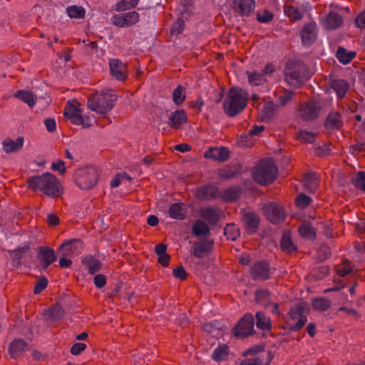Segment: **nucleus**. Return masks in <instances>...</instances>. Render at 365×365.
I'll use <instances>...</instances> for the list:
<instances>
[{"label": "nucleus", "instance_id": "obj_1", "mask_svg": "<svg viewBox=\"0 0 365 365\" xmlns=\"http://www.w3.org/2000/svg\"><path fill=\"white\" fill-rule=\"evenodd\" d=\"M29 188L41 192L51 197H58L62 193V187L58 178L51 173L31 176L26 180Z\"/></svg>", "mask_w": 365, "mask_h": 365}, {"label": "nucleus", "instance_id": "obj_2", "mask_svg": "<svg viewBox=\"0 0 365 365\" xmlns=\"http://www.w3.org/2000/svg\"><path fill=\"white\" fill-rule=\"evenodd\" d=\"M247 105V91L236 87L230 88L222 103L225 113L232 118L242 112Z\"/></svg>", "mask_w": 365, "mask_h": 365}, {"label": "nucleus", "instance_id": "obj_3", "mask_svg": "<svg viewBox=\"0 0 365 365\" xmlns=\"http://www.w3.org/2000/svg\"><path fill=\"white\" fill-rule=\"evenodd\" d=\"M117 95L112 89H103L88 100V107L96 113L107 114L114 106Z\"/></svg>", "mask_w": 365, "mask_h": 365}, {"label": "nucleus", "instance_id": "obj_4", "mask_svg": "<svg viewBox=\"0 0 365 365\" xmlns=\"http://www.w3.org/2000/svg\"><path fill=\"white\" fill-rule=\"evenodd\" d=\"M98 177L99 169L95 165L78 169L74 174L76 184L81 190L93 189L97 184Z\"/></svg>", "mask_w": 365, "mask_h": 365}, {"label": "nucleus", "instance_id": "obj_5", "mask_svg": "<svg viewBox=\"0 0 365 365\" xmlns=\"http://www.w3.org/2000/svg\"><path fill=\"white\" fill-rule=\"evenodd\" d=\"M285 77L289 85L301 86L308 78L306 65L299 61H289L285 70Z\"/></svg>", "mask_w": 365, "mask_h": 365}, {"label": "nucleus", "instance_id": "obj_6", "mask_svg": "<svg viewBox=\"0 0 365 365\" xmlns=\"http://www.w3.org/2000/svg\"><path fill=\"white\" fill-rule=\"evenodd\" d=\"M277 173V168L274 163L270 160L263 159L256 166L253 178L259 184L265 185L274 181Z\"/></svg>", "mask_w": 365, "mask_h": 365}, {"label": "nucleus", "instance_id": "obj_7", "mask_svg": "<svg viewBox=\"0 0 365 365\" xmlns=\"http://www.w3.org/2000/svg\"><path fill=\"white\" fill-rule=\"evenodd\" d=\"M309 311V305L305 302L298 303L289 309L290 319L297 321L295 324H288L289 331H298L305 325Z\"/></svg>", "mask_w": 365, "mask_h": 365}, {"label": "nucleus", "instance_id": "obj_8", "mask_svg": "<svg viewBox=\"0 0 365 365\" xmlns=\"http://www.w3.org/2000/svg\"><path fill=\"white\" fill-rule=\"evenodd\" d=\"M255 318L252 314L247 313L237 323L233 329L236 337L244 338L255 333Z\"/></svg>", "mask_w": 365, "mask_h": 365}, {"label": "nucleus", "instance_id": "obj_9", "mask_svg": "<svg viewBox=\"0 0 365 365\" xmlns=\"http://www.w3.org/2000/svg\"><path fill=\"white\" fill-rule=\"evenodd\" d=\"M321 110V103L317 100H311L300 106L299 115L304 121H312L319 117Z\"/></svg>", "mask_w": 365, "mask_h": 365}, {"label": "nucleus", "instance_id": "obj_10", "mask_svg": "<svg viewBox=\"0 0 365 365\" xmlns=\"http://www.w3.org/2000/svg\"><path fill=\"white\" fill-rule=\"evenodd\" d=\"M250 274L255 281L269 279L272 274L269 264L263 260L257 261L250 267Z\"/></svg>", "mask_w": 365, "mask_h": 365}, {"label": "nucleus", "instance_id": "obj_11", "mask_svg": "<svg viewBox=\"0 0 365 365\" xmlns=\"http://www.w3.org/2000/svg\"><path fill=\"white\" fill-rule=\"evenodd\" d=\"M139 19V14L135 11H133L115 14L111 18V21L116 26L125 28L135 24L138 22Z\"/></svg>", "mask_w": 365, "mask_h": 365}, {"label": "nucleus", "instance_id": "obj_12", "mask_svg": "<svg viewBox=\"0 0 365 365\" xmlns=\"http://www.w3.org/2000/svg\"><path fill=\"white\" fill-rule=\"evenodd\" d=\"M82 242L78 239H72L65 241L58 249V253L62 256L73 257L78 255L82 250Z\"/></svg>", "mask_w": 365, "mask_h": 365}, {"label": "nucleus", "instance_id": "obj_13", "mask_svg": "<svg viewBox=\"0 0 365 365\" xmlns=\"http://www.w3.org/2000/svg\"><path fill=\"white\" fill-rule=\"evenodd\" d=\"M264 215L272 223L278 224L284 220L283 208L274 202H269L263 207Z\"/></svg>", "mask_w": 365, "mask_h": 365}, {"label": "nucleus", "instance_id": "obj_14", "mask_svg": "<svg viewBox=\"0 0 365 365\" xmlns=\"http://www.w3.org/2000/svg\"><path fill=\"white\" fill-rule=\"evenodd\" d=\"M110 75L119 81H124L128 76L127 66L118 58H112L109 61Z\"/></svg>", "mask_w": 365, "mask_h": 365}, {"label": "nucleus", "instance_id": "obj_15", "mask_svg": "<svg viewBox=\"0 0 365 365\" xmlns=\"http://www.w3.org/2000/svg\"><path fill=\"white\" fill-rule=\"evenodd\" d=\"M64 116L71 120V122L76 125L83 124V118L81 114V110L78 103H68L64 110Z\"/></svg>", "mask_w": 365, "mask_h": 365}, {"label": "nucleus", "instance_id": "obj_16", "mask_svg": "<svg viewBox=\"0 0 365 365\" xmlns=\"http://www.w3.org/2000/svg\"><path fill=\"white\" fill-rule=\"evenodd\" d=\"M200 215L210 225L215 226L220 221L222 212L218 207H205L200 209Z\"/></svg>", "mask_w": 365, "mask_h": 365}, {"label": "nucleus", "instance_id": "obj_17", "mask_svg": "<svg viewBox=\"0 0 365 365\" xmlns=\"http://www.w3.org/2000/svg\"><path fill=\"white\" fill-rule=\"evenodd\" d=\"M37 257L43 269H46L50 264L56 260L54 250L49 247L42 246L38 247Z\"/></svg>", "mask_w": 365, "mask_h": 365}, {"label": "nucleus", "instance_id": "obj_18", "mask_svg": "<svg viewBox=\"0 0 365 365\" xmlns=\"http://www.w3.org/2000/svg\"><path fill=\"white\" fill-rule=\"evenodd\" d=\"M204 157L207 159L216 160L218 162H224L230 157V151L225 147H211L204 153Z\"/></svg>", "mask_w": 365, "mask_h": 365}, {"label": "nucleus", "instance_id": "obj_19", "mask_svg": "<svg viewBox=\"0 0 365 365\" xmlns=\"http://www.w3.org/2000/svg\"><path fill=\"white\" fill-rule=\"evenodd\" d=\"M302 44L305 46L312 44L317 38V26L315 23L305 24L301 31Z\"/></svg>", "mask_w": 365, "mask_h": 365}, {"label": "nucleus", "instance_id": "obj_20", "mask_svg": "<svg viewBox=\"0 0 365 365\" xmlns=\"http://www.w3.org/2000/svg\"><path fill=\"white\" fill-rule=\"evenodd\" d=\"M255 7L254 0H233V9L240 16H249Z\"/></svg>", "mask_w": 365, "mask_h": 365}, {"label": "nucleus", "instance_id": "obj_21", "mask_svg": "<svg viewBox=\"0 0 365 365\" xmlns=\"http://www.w3.org/2000/svg\"><path fill=\"white\" fill-rule=\"evenodd\" d=\"M197 197L201 200L210 201L220 195L219 189L212 185H205L197 190Z\"/></svg>", "mask_w": 365, "mask_h": 365}, {"label": "nucleus", "instance_id": "obj_22", "mask_svg": "<svg viewBox=\"0 0 365 365\" xmlns=\"http://www.w3.org/2000/svg\"><path fill=\"white\" fill-rule=\"evenodd\" d=\"M242 222L247 232L254 234L258 229L260 219L259 215L255 212H246L243 215Z\"/></svg>", "mask_w": 365, "mask_h": 365}, {"label": "nucleus", "instance_id": "obj_23", "mask_svg": "<svg viewBox=\"0 0 365 365\" xmlns=\"http://www.w3.org/2000/svg\"><path fill=\"white\" fill-rule=\"evenodd\" d=\"M24 138L23 136L18 137L16 140L11 138H6L2 142V148L7 154L16 153L21 150L24 146Z\"/></svg>", "mask_w": 365, "mask_h": 365}, {"label": "nucleus", "instance_id": "obj_24", "mask_svg": "<svg viewBox=\"0 0 365 365\" xmlns=\"http://www.w3.org/2000/svg\"><path fill=\"white\" fill-rule=\"evenodd\" d=\"M187 122V114L183 110H176L171 113L168 119V125L177 128Z\"/></svg>", "mask_w": 365, "mask_h": 365}, {"label": "nucleus", "instance_id": "obj_25", "mask_svg": "<svg viewBox=\"0 0 365 365\" xmlns=\"http://www.w3.org/2000/svg\"><path fill=\"white\" fill-rule=\"evenodd\" d=\"M82 263L90 274H95L100 271L102 267L101 261L92 255L86 256L82 259Z\"/></svg>", "mask_w": 365, "mask_h": 365}, {"label": "nucleus", "instance_id": "obj_26", "mask_svg": "<svg viewBox=\"0 0 365 365\" xmlns=\"http://www.w3.org/2000/svg\"><path fill=\"white\" fill-rule=\"evenodd\" d=\"M27 344L24 340L16 339L9 345V352L13 359H16L25 352Z\"/></svg>", "mask_w": 365, "mask_h": 365}, {"label": "nucleus", "instance_id": "obj_27", "mask_svg": "<svg viewBox=\"0 0 365 365\" xmlns=\"http://www.w3.org/2000/svg\"><path fill=\"white\" fill-rule=\"evenodd\" d=\"M343 22V18L336 12L331 11L328 14L324 20V26L328 29H336L339 28Z\"/></svg>", "mask_w": 365, "mask_h": 365}, {"label": "nucleus", "instance_id": "obj_28", "mask_svg": "<svg viewBox=\"0 0 365 365\" xmlns=\"http://www.w3.org/2000/svg\"><path fill=\"white\" fill-rule=\"evenodd\" d=\"M280 247L284 252L288 254L297 251V247L292 240L291 233L289 231H285L283 232L280 241Z\"/></svg>", "mask_w": 365, "mask_h": 365}, {"label": "nucleus", "instance_id": "obj_29", "mask_svg": "<svg viewBox=\"0 0 365 365\" xmlns=\"http://www.w3.org/2000/svg\"><path fill=\"white\" fill-rule=\"evenodd\" d=\"M14 97L26 103L30 108L34 107L36 104V96L31 91L20 90L16 92Z\"/></svg>", "mask_w": 365, "mask_h": 365}, {"label": "nucleus", "instance_id": "obj_30", "mask_svg": "<svg viewBox=\"0 0 365 365\" xmlns=\"http://www.w3.org/2000/svg\"><path fill=\"white\" fill-rule=\"evenodd\" d=\"M330 83L331 88L336 91L339 98H341L346 95L349 89V84L345 80L334 79L331 81Z\"/></svg>", "mask_w": 365, "mask_h": 365}, {"label": "nucleus", "instance_id": "obj_31", "mask_svg": "<svg viewBox=\"0 0 365 365\" xmlns=\"http://www.w3.org/2000/svg\"><path fill=\"white\" fill-rule=\"evenodd\" d=\"M212 245L213 240H204L193 247L192 253L195 257L202 258L205 252H207L212 250Z\"/></svg>", "mask_w": 365, "mask_h": 365}, {"label": "nucleus", "instance_id": "obj_32", "mask_svg": "<svg viewBox=\"0 0 365 365\" xmlns=\"http://www.w3.org/2000/svg\"><path fill=\"white\" fill-rule=\"evenodd\" d=\"M342 123L341 115L337 112H332L327 116L324 125L327 129H339Z\"/></svg>", "mask_w": 365, "mask_h": 365}, {"label": "nucleus", "instance_id": "obj_33", "mask_svg": "<svg viewBox=\"0 0 365 365\" xmlns=\"http://www.w3.org/2000/svg\"><path fill=\"white\" fill-rule=\"evenodd\" d=\"M169 215L173 219L184 220L185 218V205L181 202L172 204L169 208Z\"/></svg>", "mask_w": 365, "mask_h": 365}, {"label": "nucleus", "instance_id": "obj_34", "mask_svg": "<svg viewBox=\"0 0 365 365\" xmlns=\"http://www.w3.org/2000/svg\"><path fill=\"white\" fill-rule=\"evenodd\" d=\"M256 326L261 330H269L272 328L271 320L269 317L262 312H257L255 314Z\"/></svg>", "mask_w": 365, "mask_h": 365}, {"label": "nucleus", "instance_id": "obj_35", "mask_svg": "<svg viewBox=\"0 0 365 365\" xmlns=\"http://www.w3.org/2000/svg\"><path fill=\"white\" fill-rule=\"evenodd\" d=\"M192 233L197 237L206 236L210 235V229L204 221L198 220L192 225Z\"/></svg>", "mask_w": 365, "mask_h": 365}, {"label": "nucleus", "instance_id": "obj_36", "mask_svg": "<svg viewBox=\"0 0 365 365\" xmlns=\"http://www.w3.org/2000/svg\"><path fill=\"white\" fill-rule=\"evenodd\" d=\"M356 53L351 51H347L343 47H339L336 56L339 62L343 64H347L355 57Z\"/></svg>", "mask_w": 365, "mask_h": 365}, {"label": "nucleus", "instance_id": "obj_37", "mask_svg": "<svg viewBox=\"0 0 365 365\" xmlns=\"http://www.w3.org/2000/svg\"><path fill=\"white\" fill-rule=\"evenodd\" d=\"M228 354V347L225 344L217 346L212 354V359L216 362H220L225 360Z\"/></svg>", "mask_w": 365, "mask_h": 365}, {"label": "nucleus", "instance_id": "obj_38", "mask_svg": "<svg viewBox=\"0 0 365 365\" xmlns=\"http://www.w3.org/2000/svg\"><path fill=\"white\" fill-rule=\"evenodd\" d=\"M240 173V168L237 165L228 166L220 170L219 175L225 180L235 178Z\"/></svg>", "mask_w": 365, "mask_h": 365}, {"label": "nucleus", "instance_id": "obj_39", "mask_svg": "<svg viewBox=\"0 0 365 365\" xmlns=\"http://www.w3.org/2000/svg\"><path fill=\"white\" fill-rule=\"evenodd\" d=\"M298 231L300 235L306 239L312 240L316 237L314 227L309 223H303L298 228Z\"/></svg>", "mask_w": 365, "mask_h": 365}, {"label": "nucleus", "instance_id": "obj_40", "mask_svg": "<svg viewBox=\"0 0 365 365\" xmlns=\"http://www.w3.org/2000/svg\"><path fill=\"white\" fill-rule=\"evenodd\" d=\"M242 194V189L240 187L235 185L232 186L224 191V197L227 200L234 201L240 198Z\"/></svg>", "mask_w": 365, "mask_h": 365}, {"label": "nucleus", "instance_id": "obj_41", "mask_svg": "<svg viewBox=\"0 0 365 365\" xmlns=\"http://www.w3.org/2000/svg\"><path fill=\"white\" fill-rule=\"evenodd\" d=\"M313 309L317 311L324 312L331 307V301L324 297H319L312 301Z\"/></svg>", "mask_w": 365, "mask_h": 365}, {"label": "nucleus", "instance_id": "obj_42", "mask_svg": "<svg viewBox=\"0 0 365 365\" xmlns=\"http://www.w3.org/2000/svg\"><path fill=\"white\" fill-rule=\"evenodd\" d=\"M224 235L227 240L235 241L240 236V230L235 224H227L224 228Z\"/></svg>", "mask_w": 365, "mask_h": 365}, {"label": "nucleus", "instance_id": "obj_43", "mask_svg": "<svg viewBox=\"0 0 365 365\" xmlns=\"http://www.w3.org/2000/svg\"><path fill=\"white\" fill-rule=\"evenodd\" d=\"M185 99V88L181 85H178L173 92V102L178 105H181Z\"/></svg>", "mask_w": 365, "mask_h": 365}, {"label": "nucleus", "instance_id": "obj_44", "mask_svg": "<svg viewBox=\"0 0 365 365\" xmlns=\"http://www.w3.org/2000/svg\"><path fill=\"white\" fill-rule=\"evenodd\" d=\"M66 13L71 19H83L85 16V9L78 6H69L66 9Z\"/></svg>", "mask_w": 365, "mask_h": 365}, {"label": "nucleus", "instance_id": "obj_45", "mask_svg": "<svg viewBox=\"0 0 365 365\" xmlns=\"http://www.w3.org/2000/svg\"><path fill=\"white\" fill-rule=\"evenodd\" d=\"M247 75L249 83L252 86H259L266 81L263 73L253 71L248 72Z\"/></svg>", "mask_w": 365, "mask_h": 365}, {"label": "nucleus", "instance_id": "obj_46", "mask_svg": "<svg viewBox=\"0 0 365 365\" xmlns=\"http://www.w3.org/2000/svg\"><path fill=\"white\" fill-rule=\"evenodd\" d=\"M284 13L293 21L299 20L303 16V13L300 11V9L293 6H285Z\"/></svg>", "mask_w": 365, "mask_h": 365}, {"label": "nucleus", "instance_id": "obj_47", "mask_svg": "<svg viewBox=\"0 0 365 365\" xmlns=\"http://www.w3.org/2000/svg\"><path fill=\"white\" fill-rule=\"evenodd\" d=\"M351 182L356 188L365 191V172L356 173L352 177Z\"/></svg>", "mask_w": 365, "mask_h": 365}, {"label": "nucleus", "instance_id": "obj_48", "mask_svg": "<svg viewBox=\"0 0 365 365\" xmlns=\"http://www.w3.org/2000/svg\"><path fill=\"white\" fill-rule=\"evenodd\" d=\"M140 0H121L116 5V9L119 11L135 8Z\"/></svg>", "mask_w": 365, "mask_h": 365}, {"label": "nucleus", "instance_id": "obj_49", "mask_svg": "<svg viewBox=\"0 0 365 365\" xmlns=\"http://www.w3.org/2000/svg\"><path fill=\"white\" fill-rule=\"evenodd\" d=\"M352 272V267L350 262L347 259L344 260L342 264L336 268V273L340 277H345Z\"/></svg>", "mask_w": 365, "mask_h": 365}, {"label": "nucleus", "instance_id": "obj_50", "mask_svg": "<svg viewBox=\"0 0 365 365\" xmlns=\"http://www.w3.org/2000/svg\"><path fill=\"white\" fill-rule=\"evenodd\" d=\"M63 311L59 305H54L49 309V317L53 321L60 320L63 318Z\"/></svg>", "mask_w": 365, "mask_h": 365}, {"label": "nucleus", "instance_id": "obj_51", "mask_svg": "<svg viewBox=\"0 0 365 365\" xmlns=\"http://www.w3.org/2000/svg\"><path fill=\"white\" fill-rule=\"evenodd\" d=\"M311 197L303 193L299 195L295 200L296 205L300 209H304L311 203Z\"/></svg>", "mask_w": 365, "mask_h": 365}, {"label": "nucleus", "instance_id": "obj_52", "mask_svg": "<svg viewBox=\"0 0 365 365\" xmlns=\"http://www.w3.org/2000/svg\"><path fill=\"white\" fill-rule=\"evenodd\" d=\"M294 94V93L292 91H284L278 97L279 104L282 106H284L292 99Z\"/></svg>", "mask_w": 365, "mask_h": 365}, {"label": "nucleus", "instance_id": "obj_53", "mask_svg": "<svg viewBox=\"0 0 365 365\" xmlns=\"http://www.w3.org/2000/svg\"><path fill=\"white\" fill-rule=\"evenodd\" d=\"M317 177L314 173H307L304 176V184L307 187L314 191L317 187Z\"/></svg>", "mask_w": 365, "mask_h": 365}, {"label": "nucleus", "instance_id": "obj_54", "mask_svg": "<svg viewBox=\"0 0 365 365\" xmlns=\"http://www.w3.org/2000/svg\"><path fill=\"white\" fill-rule=\"evenodd\" d=\"M185 21L182 19H178L172 26L171 34L178 36L180 34L184 29Z\"/></svg>", "mask_w": 365, "mask_h": 365}, {"label": "nucleus", "instance_id": "obj_55", "mask_svg": "<svg viewBox=\"0 0 365 365\" xmlns=\"http://www.w3.org/2000/svg\"><path fill=\"white\" fill-rule=\"evenodd\" d=\"M274 16L267 10L263 11L262 13H258L257 19L259 22L266 24L272 21Z\"/></svg>", "mask_w": 365, "mask_h": 365}, {"label": "nucleus", "instance_id": "obj_56", "mask_svg": "<svg viewBox=\"0 0 365 365\" xmlns=\"http://www.w3.org/2000/svg\"><path fill=\"white\" fill-rule=\"evenodd\" d=\"M298 138L300 140H303L309 143H313L315 140L314 134L306 130L299 131Z\"/></svg>", "mask_w": 365, "mask_h": 365}, {"label": "nucleus", "instance_id": "obj_57", "mask_svg": "<svg viewBox=\"0 0 365 365\" xmlns=\"http://www.w3.org/2000/svg\"><path fill=\"white\" fill-rule=\"evenodd\" d=\"M22 250H14L12 251L11 255V264L14 267H19L21 264V259L22 257Z\"/></svg>", "mask_w": 365, "mask_h": 365}, {"label": "nucleus", "instance_id": "obj_58", "mask_svg": "<svg viewBox=\"0 0 365 365\" xmlns=\"http://www.w3.org/2000/svg\"><path fill=\"white\" fill-rule=\"evenodd\" d=\"M270 293L267 289H258L255 291V297L257 302H261L269 297Z\"/></svg>", "mask_w": 365, "mask_h": 365}, {"label": "nucleus", "instance_id": "obj_59", "mask_svg": "<svg viewBox=\"0 0 365 365\" xmlns=\"http://www.w3.org/2000/svg\"><path fill=\"white\" fill-rule=\"evenodd\" d=\"M48 281L46 277L40 278L35 287H34V293L36 294H40L46 287H47Z\"/></svg>", "mask_w": 365, "mask_h": 365}, {"label": "nucleus", "instance_id": "obj_60", "mask_svg": "<svg viewBox=\"0 0 365 365\" xmlns=\"http://www.w3.org/2000/svg\"><path fill=\"white\" fill-rule=\"evenodd\" d=\"M106 277L103 274H96L93 278V283L98 289L103 288L106 284Z\"/></svg>", "mask_w": 365, "mask_h": 365}, {"label": "nucleus", "instance_id": "obj_61", "mask_svg": "<svg viewBox=\"0 0 365 365\" xmlns=\"http://www.w3.org/2000/svg\"><path fill=\"white\" fill-rule=\"evenodd\" d=\"M86 348V344L81 342H78L74 344L71 349V353L74 355L77 356L79 355L83 351H84Z\"/></svg>", "mask_w": 365, "mask_h": 365}, {"label": "nucleus", "instance_id": "obj_62", "mask_svg": "<svg viewBox=\"0 0 365 365\" xmlns=\"http://www.w3.org/2000/svg\"><path fill=\"white\" fill-rule=\"evenodd\" d=\"M51 169L54 171H58L60 174L63 175L66 173V168L65 163L63 160H58L51 164Z\"/></svg>", "mask_w": 365, "mask_h": 365}, {"label": "nucleus", "instance_id": "obj_63", "mask_svg": "<svg viewBox=\"0 0 365 365\" xmlns=\"http://www.w3.org/2000/svg\"><path fill=\"white\" fill-rule=\"evenodd\" d=\"M264 350V346L260 344L255 345L248 349H247L244 353L243 356H247L249 354H257L258 353L262 352Z\"/></svg>", "mask_w": 365, "mask_h": 365}, {"label": "nucleus", "instance_id": "obj_64", "mask_svg": "<svg viewBox=\"0 0 365 365\" xmlns=\"http://www.w3.org/2000/svg\"><path fill=\"white\" fill-rule=\"evenodd\" d=\"M240 365H263V361L260 358L255 356L242 360Z\"/></svg>", "mask_w": 365, "mask_h": 365}]
</instances>
